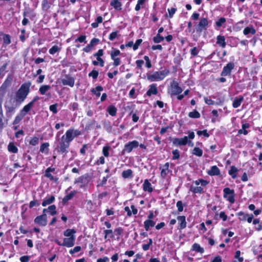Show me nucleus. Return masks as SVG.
Here are the masks:
<instances>
[{
	"label": "nucleus",
	"mask_w": 262,
	"mask_h": 262,
	"mask_svg": "<svg viewBox=\"0 0 262 262\" xmlns=\"http://www.w3.org/2000/svg\"><path fill=\"white\" fill-rule=\"evenodd\" d=\"M49 143L48 142L43 143L41 144L39 151L41 153L48 154L49 150Z\"/></svg>",
	"instance_id": "5701e85b"
},
{
	"label": "nucleus",
	"mask_w": 262,
	"mask_h": 262,
	"mask_svg": "<svg viewBox=\"0 0 262 262\" xmlns=\"http://www.w3.org/2000/svg\"><path fill=\"white\" fill-rule=\"evenodd\" d=\"M145 2V0H138L135 8V10L137 11H139L141 8L143 7Z\"/></svg>",
	"instance_id": "a18cd8bd"
},
{
	"label": "nucleus",
	"mask_w": 262,
	"mask_h": 262,
	"mask_svg": "<svg viewBox=\"0 0 262 262\" xmlns=\"http://www.w3.org/2000/svg\"><path fill=\"white\" fill-rule=\"evenodd\" d=\"M193 183L195 184L197 186L200 184H201L202 186H206L209 184V182L207 180L201 179L194 181Z\"/></svg>",
	"instance_id": "f704fd0d"
},
{
	"label": "nucleus",
	"mask_w": 262,
	"mask_h": 262,
	"mask_svg": "<svg viewBox=\"0 0 262 262\" xmlns=\"http://www.w3.org/2000/svg\"><path fill=\"white\" fill-rule=\"evenodd\" d=\"M152 244V240L151 238L149 239L148 243L146 244L142 245V249L144 251H147L149 250L150 246Z\"/></svg>",
	"instance_id": "6e6d98bb"
},
{
	"label": "nucleus",
	"mask_w": 262,
	"mask_h": 262,
	"mask_svg": "<svg viewBox=\"0 0 262 262\" xmlns=\"http://www.w3.org/2000/svg\"><path fill=\"white\" fill-rule=\"evenodd\" d=\"M8 150L12 153H16L18 151L17 147L13 143H10L8 146Z\"/></svg>",
	"instance_id": "a19ab883"
},
{
	"label": "nucleus",
	"mask_w": 262,
	"mask_h": 262,
	"mask_svg": "<svg viewBox=\"0 0 262 262\" xmlns=\"http://www.w3.org/2000/svg\"><path fill=\"white\" fill-rule=\"evenodd\" d=\"M24 117V115L22 113L19 112V113L15 117L13 122V124L16 125L18 124Z\"/></svg>",
	"instance_id": "72a5a7b5"
},
{
	"label": "nucleus",
	"mask_w": 262,
	"mask_h": 262,
	"mask_svg": "<svg viewBox=\"0 0 262 262\" xmlns=\"http://www.w3.org/2000/svg\"><path fill=\"white\" fill-rule=\"evenodd\" d=\"M5 107L6 109V114L13 112L16 108V107L12 105H8L7 103L5 104Z\"/></svg>",
	"instance_id": "8fccbe9b"
},
{
	"label": "nucleus",
	"mask_w": 262,
	"mask_h": 262,
	"mask_svg": "<svg viewBox=\"0 0 262 262\" xmlns=\"http://www.w3.org/2000/svg\"><path fill=\"white\" fill-rule=\"evenodd\" d=\"M172 143L175 146L185 145L188 142V137L185 136L182 138H175L172 140Z\"/></svg>",
	"instance_id": "1a4fd4ad"
},
{
	"label": "nucleus",
	"mask_w": 262,
	"mask_h": 262,
	"mask_svg": "<svg viewBox=\"0 0 262 262\" xmlns=\"http://www.w3.org/2000/svg\"><path fill=\"white\" fill-rule=\"evenodd\" d=\"M7 63H6L0 68V78H2L4 76V73L7 69Z\"/></svg>",
	"instance_id": "052dcab7"
},
{
	"label": "nucleus",
	"mask_w": 262,
	"mask_h": 262,
	"mask_svg": "<svg viewBox=\"0 0 262 262\" xmlns=\"http://www.w3.org/2000/svg\"><path fill=\"white\" fill-rule=\"evenodd\" d=\"M50 89V85H42L39 89V92L41 95H45Z\"/></svg>",
	"instance_id": "c756f323"
},
{
	"label": "nucleus",
	"mask_w": 262,
	"mask_h": 262,
	"mask_svg": "<svg viewBox=\"0 0 262 262\" xmlns=\"http://www.w3.org/2000/svg\"><path fill=\"white\" fill-rule=\"evenodd\" d=\"M237 215L239 216V219L243 221H245L247 219V217L249 216L248 214H245L244 212L242 211L238 212Z\"/></svg>",
	"instance_id": "3c124183"
},
{
	"label": "nucleus",
	"mask_w": 262,
	"mask_h": 262,
	"mask_svg": "<svg viewBox=\"0 0 262 262\" xmlns=\"http://www.w3.org/2000/svg\"><path fill=\"white\" fill-rule=\"evenodd\" d=\"M45 176L49 178L50 180L54 181L57 182L58 180V178H54L50 173L45 172Z\"/></svg>",
	"instance_id": "e2e57ef3"
},
{
	"label": "nucleus",
	"mask_w": 262,
	"mask_h": 262,
	"mask_svg": "<svg viewBox=\"0 0 262 262\" xmlns=\"http://www.w3.org/2000/svg\"><path fill=\"white\" fill-rule=\"evenodd\" d=\"M86 178V177L84 176H82L78 178L74 181L75 184L81 183L83 184L84 183V180Z\"/></svg>",
	"instance_id": "69168bd1"
},
{
	"label": "nucleus",
	"mask_w": 262,
	"mask_h": 262,
	"mask_svg": "<svg viewBox=\"0 0 262 262\" xmlns=\"http://www.w3.org/2000/svg\"><path fill=\"white\" fill-rule=\"evenodd\" d=\"M76 193V191H73L71 192L69 194H67L63 198L62 202L63 203H66L68 201L71 200L74 197V196L75 195V194Z\"/></svg>",
	"instance_id": "2f4dec72"
},
{
	"label": "nucleus",
	"mask_w": 262,
	"mask_h": 262,
	"mask_svg": "<svg viewBox=\"0 0 262 262\" xmlns=\"http://www.w3.org/2000/svg\"><path fill=\"white\" fill-rule=\"evenodd\" d=\"M61 137H63L64 140L70 144L71 142L75 138L74 135V129H68L66 132L65 135H63Z\"/></svg>",
	"instance_id": "9b49d317"
},
{
	"label": "nucleus",
	"mask_w": 262,
	"mask_h": 262,
	"mask_svg": "<svg viewBox=\"0 0 262 262\" xmlns=\"http://www.w3.org/2000/svg\"><path fill=\"white\" fill-rule=\"evenodd\" d=\"M110 4L117 11H120L122 9V4L118 0H112Z\"/></svg>",
	"instance_id": "b1692460"
},
{
	"label": "nucleus",
	"mask_w": 262,
	"mask_h": 262,
	"mask_svg": "<svg viewBox=\"0 0 262 262\" xmlns=\"http://www.w3.org/2000/svg\"><path fill=\"white\" fill-rule=\"evenodd\" d=\"M61 82L64 85H69L71 87H73L75 84V79L72 77L66 76L61 80Z\"/></svg>",
	"instance_id": "ddd939ff"
},
{
	"label": "nucleus",
	"mask_w": 262,
	"mask_h": 262,
	"mask_svg": "<svg viewBox=\"0 0 262 262\" xmlns=\"http://www.w3.org/2000/svg\"><path fill=\"white\" fill-rule=\"evenodd\" d=\"M164 39V37L161 36L159 34H157V35L153 38V41L156 43L161 42Z\"/></svg>",
	"instance_id": "37998d69"
},
{
	"label": "nucleus",
	"mask_w": 262,
	"mask_h": 262,
	"mask_svg": "<svg viewBox=\"0 0 262 262\" xmlns=\"http://www.w3.org/2000/svg\"><path fill=\"white\" fill-rule=\"evenodd\" d=\"M4 42L5 45H8L11 43V37L8 34H5L3 36Z\"/></svg>",
	"instance_id": "5fc2aeb1"
},
{
	"label": "nucleus",
	"mask_w": 262,
	"mask_h": 262,
	"mask_svg": "<svg viewBox=\"0 0 262 262\" xmlns=\"http://www.w3.org/2000/svg\"><path fill=\"white\" fill-rule=\"evenodd\" d=\"M117 108L114 105L109 106L107 108V111L112 116H115L117 113Z\"/></svg>",
	"instance_id": "473e14b6"
},
{
	"label": "nucleus",
	"mask_w": 262,
	"mask_h": 262,
	"mask_svg": "<svg viewBox=\"0 0 262 262\" xmlns=\"http://www.w3.org/2000/svg\"><path fill=\"white\" fill-rule=\"evenodd\" d=\"M61 50V48L57 45L53 46L49 49V52L51 55H54L56 53L59 52Z\"/></svg>",
	"instance_id": "58836bf2"
},
{
	"label": "nucleus",
	"mask_w": 262,
	"mask_h": 262,
	"mask_svg": "<svg viewBox=\"0 0 262 262\" xmlns=\"http://www.w3.org/2000/svg\"><path fill=\"white\" fill-rule=\"evenodd\" d=\"M122 177L125 179L132 178L133 177V171L131 169H127L124 170L122 173Z\"/></svg>",
	"instance_id": "c9c22d12"
},
{
	"label": "nucleus",
	"mask_w": 262,
	"mask_h": 262,
	"mask_svg": "<svg viewBox=\"0 0 262 262\" xmlns=\"http://www.w3.org/2000/svg\"><path fill=\"white\" fill-rule=\"evenodd\" d=\"M250 127V125L248 123H244L242 125V129H239L238 131V134H243L244 135H247L248 134V132L246 130L247 128H248Z\"/></svg>",
	"instance_id": "cd10ccee"
},
{
	"label": "nucleus",
	"mask_w": 262,
	"mask_h": 262,
	"mask_svg": "<svg viewBox=\"0 0 262 262\" xmlns=\"http://www.w3.org/2000/svg\"><path fill=\"white\" fill-rule=\"evenodd\" d=\"M76 232L74 229H67L63 233V235L65 236L68 237H71L72 236H75L74 235V234Z\"/></svg>",
	"instance_id": "ea45409f"
},
{
	"label": "nucleus",
	"mask_w": 262,
	"mask_h": 262,
	"mask_svg": "<svg viewBox=\"0 0 262 262\" xmlns=\"http://www.w3.org/2000/svg\"><path fill=\"white\" fill-rule=\"evenodd\" d=\"M190 190L194 193H204L203 188L202 186H193L191 185Z\"/></svg>",
	"instance_id": "a878e982"
},
{
	"label": "nucleus",
	"mask_w": 262,
	"mask_h": 262,
	"mask_svg": "<svg viewBox=\"0 0 262 262\" xmlns=\"http://www.w3.org/2000/svg\"><path fill=\"white\" fill-rule=\"evenodd\" d=\"M255 33H256V30H255V29L253 27H246L244 29V31H243V33L245 35H248V34H249L250 33L251 34H255Z\"/></svg>",
	"instance_id": "c85d7f7f"
},
{
	"label": "nucleus",
	"mask_w": 262,
	"mask_h": 262,
	"mask_svg": "<svg viewBox=\"0 0 262 262\" xmlns=\"http://www.w3.org/2000/svg\"><path fill=\"white\" fill-rule=\"evenodd\" d=\"M192 154L198 157H201L203 155V150L199 147H194L193 149Z\"/></svg>",
	"instance_id": "49530a36"
},
{
	"label": "nucleus",
	"mask_w": 262,
	"mask_h": 262,
	"mask_svg": "<svg viewBox=\"0 0 262 262\" xmlns=\"http://www.w3.org/2000/svg\"><path fill=\"white\" fill-rule=\"evenodd\" d=\"M208 174L210 176H219L220 174V170L216 166H213L208 171Z\"/></svg>",
	"instance_id": "aec40b11"
},
{
	"label": "nucleus",
	"mask_w": 262,
	"mask_h": 262,
	"mask_svg": "<svg viewBox=\"0 0 262 262\" xmlns=\"http://www.w3.org/2000/svg\"><path fill=\"white\" fill-rule=\"evenodd\" d=\"M237 171V169L234 166H232L230 169L229 170V174L231 176L233 179L236 177V173Z\"/></svg>",
	"instance_id": "79ce46f5"
},
{
	"label": "nucleus",
	"mask_w": 262,
	"mask_h": 262,
	"mask_svg": "<svg viewBox=\"0 0 262 262\" xmlns=\"http://www.w3.org/2000/svg\"><path fill=\"white\" fill-rule=\"evenodd\" d=\"M208 25V22L207 19L206 18H202L198 24L196 31L199 32H202L203 30L207 29Z\"/></svg>",
	"instance_id": "9d476101"
},
{
	"label": "nucleus",
	"mask_w": 262,
	"mask_h": 262,
	"mask_svg": "<svg viewBox=\"0 0 262 262\" xmlns=\"http://www.w3.org/2000/svg\"><path fill=\"white\" fill-rule=\"evenodd\" d=\"M169 163L167 162L163 166L162 168H160V169L161 170V176L162 178H165L167 174L169 173Z\"/></svg>",
	"instance_id": "dca6fc26"
},
{
	"label": "nucleus",
	"mask_w": 262,
	"mask_h": 262,
	"mask_svg": "<svg viewBox=\"0 0 262 262\" xmlns=\"http://www.w3.org/2000/svg\"><path fill=\"white\" fill-rule=\"evenodd\" d=\"M143 190L148 192H151L153 191V188L151 186V184L149 182L147 179L144 180L143 184Z\"/></svg>",
	"instance_id": "6ab92c4d"
},
{
	"label": "nucleus",
	"mask_w": 262,
	"mask_h": 262,
	"mask_svg": "<svg viewBox=\"0 0 262 262\" xmlns=\"http://www.w3.org/2000/svg\"><path fill=\"white\" fill-rule=\"evenodd\" d=\"M173 160L178 159L180 158L179 151L178 149H175L172 151Z\"/></svg>",
	"instance_id": "338daca9"
},
{
	"label": "nucleus",
	"mask_w": 262,
	"mask_h": 262,
	"mask_svg": "<svg viewBox=\"0 0 262 262\" xmlns=\"http://www.w3.org/2000/svg\"><path fill=\"white\" fill-rule=\"evenodd\" d=\"M176 206L179 212H181L183 211V204L181 201H179L177 202Z\"/></svg>",
	"instance_id": "0e129e2a"
},
{
	"label": "nucleus",
	"mask_w": 262,
	"mask_h": 262,
	"mask_svg": "<svg viewBox=\"0 0 262 262\" xmlns=\"http://www.w3.org/2000/svg\"><path fill=\"white\" fill-rule=\"evenodd\" d=\"M98 71L93 70L89 74V76L92 77L93 79H96L98 77Z\"/></svg>",
	"instance_id": "bf43d9fd"
},
{
	"label": "nucleus",
	"mask_w": 262,
	"mask_h": 262,
	"mask_svg": "<svg viewBox=\"0 0 262 262\" xmlns=\"http://www.w3.org/2000/svg\"><path fill=\"white\" fill-rule=\"evenodd\" d=\"M41 6L44 10H47L50 8L49 0H42Z\"/></svg>",
	"instance_id": "09e8293b"
},
{
	"label": "nucleus",
	"mask_w": 262,
	"mask_h": 262,
	"mask_svg": "<svg viewBox=\"0 0 262 262\" xmlns=\"http://www.w3.org/2000/svg\"><path fill=\"white\" fill-rule=\"evenodd\" d=\"M182 92V88L179 86L178 83L173 81L170 84V93L173 95H178Z\"/></svg>",
	"instance_id": "423d86ee"
},
{
	"label": "nucleus",
	"mask_w": 262,
	"mask_h": 262,
	"mask_svg": "<svg viewBox=\"0 0 262 262\" xmlns=\"http://www.w3.org/2000/svg\"><path fill=\"white\" fill-rule=\"evenodd\" d=\"M144 228L146 231H148L149 228L155 225V222L150 220H147L144 222Z\"/></svg>",
	"instance_id": "bb28decb"
},
{
	"label": "nucleus",
	"mask_w": 262,
	"mask_h": 262,
	"mask_svg": "<svg viewBox=\"0 0 262 262\" xmlns=\"http://www.w3.org/2000/svg\"><path fill=\"white\" fill-rule=\"evenodd\" d=\"M118 33V31H115L111 33L109 35V39L111 41L114 40L117 37Z\"/></svg>",
	"instance_id": "774afa93"
},
{
	"label": "nucleus",
	"mask_w": 262,
	"mask_h": 262,
	"mask_svg": "<svg viewBox=\"0 0 262 262\" xmlns=\"http://www.w3.org/2000/svg\"><path fill=\"white\" fill-rule=\"evenodd\" d=\"M138 146L139 142L136 140L129 142L125 144L124 148L122 151V154L123 155L126 153H130L134 148L137 147Z\"/></svg>",
	"instance_id": "20e7f679"
},
{
	"label": "nucleus",
	"mask_w": 262,
	"mask_h": 262,
	"mask_svg": "<svg viewBox=\"0 0 262 262\" xmlns=\"http://www.w3.org/2000/svg\"><path fill=\"white\" fill-rule=\"evenodd\" d=\"M188 116L192 118H199L201 116L200 114L196 110L189 112Z\"/></svg>",
	"instance_id": "c03bdc74"
},
{
	"label": "nucleus",
	"mask_w": 262,
	"mask_h": 262,
	"mask_svg": "<svg viewBox=\"0 0 262 262\" xmlns=\"http://www.w3.org/2000/svg\"><path fill=\"white\" fill-rule=\"evenodd\" d=\"M47 216L45 213H43L42 215L37 216L35 220V223L41 226H46L47 224Z\"/></svg>",
	"instance_id": "0eeeda50"
},
{
	"label": "nucleus",
	"mask_w": 262,
	"mask_h": 262,
	"mask_svg": "<svg viewBox=\"0 0 262 262\" xmlns=\"http://www.w3.org/2000/svg\"><path fill=\"white\" fill-rule=\"evenodd\" d=\"M244 100V97L243 96H238V97H236L234 98L233 101V103H232V106L234 108H237L238 107H239L242 102Z\"/></svg>",
	"instance_id": "f3484780"
},
{
	"label": "nucleus",
	"mask_w": 262,
	"mask_h": 262,
	"mask_svg": "<svg viewBox=\"0 0 262 262\" xmlns=\"http://www.w3.org/2000/svg\"><path fill=\"white\" fill-rule=\"evenodd\" d=\"M120 51L117 49H113L111 52V57L112 59L114 57H116L118 55L120 54Z\"/></svg>",
	"instance_id": "4d7b16f0"
},
{
	"label": "nucleus",
	"mask_w": 262,
	"mask_h": 262,
	"mask_svg": "<svg viewBox=\"0 0 262 262\" xmlns=\"http://www.w3.org/2000/svg\"><path fill=\"white\" fill-rule=\"evenodd\" d=\"M57 107L58 104L55 103L54 104L51 105L49 106V110L51 112H52L54 114H56L57 113Z\"/></svg>",
	"instance_id": "864d4df0"
},
{
	"label": "nucleus",
	"mask_w": 262,
	"mask_h": 262,
	"mask_svg": "<svg viewBox=\"0 0 262 262\" xmlns=\"http://www.w3.org/2000/svg\"><path fill=\"white\" fill-rule=\"evenodd\" d=\"M56 208L55 205H52L47 209H43L42 212L46 213V212H49L51 215H54L57 213Z\"/></svg>",
	"instance_id": "4be33fe9"
},
{
	"label": "nucleus",
	"mask_w": 262,
	"mask_h": 262,
	"mask_svg": "<svg viewBox=\"0 0 262 262\" xmlns=\"http://www.w3.org/2000/svg\"><path fill=\"white\" fill-rule=\"evenodd\" d=\"M39 143V138L37 137H32L29 141V144L33 146L37 145Z\"/></svg>",
	"instance_id": "603ef678"
},
{
	"label": "nucleus",
	"mask_w": 262,
	"mask_h": 262,
	"mask_svg": "<svg viewBox=\"0 0 262 262\" xmlns=\"http://www.w3.org/2000/svg\"><path fill=\"white\" fill-rule=\"evenodd\" d=\"M169 73L168 70L164 69L162 71L149 72L146 74L147 79L150 82L159 81L162 80Z\"/></svg>",
	"instance_id": "f257e3e1"
},
{
	"label": "nucleus",
	"mask_w": 262,
	"mask_h": 262,
	"mask_svg": "<svg viewBox=\"0 0 262 262\" xmlns=\"http://www.w3.org/2000/svg\"><path fill=\"white\" fill-rule=\"evenodd\" d=\"M216 43L222 48H225L226 45L225 37L221 35L217 36L216 38Z\"/></svg>",
	"instance_id": "393cba45"
},
{
	"label": "nucleus",
	"mask_w": 262,
	"mask_h": 262,
	"mask_svg": "<svg viewBox=\"0 0 262 262\" xmlns=\"http://www.w3.org/2000/svg\"><path fill=\"white\" fill-rule=\"evenodd\" d=\"M75 241V236H72L71 237L64 238L63 242L62 243V246L67 247H72L74 245Z\"/></svg>",
	"instance_id": "f8f14e48"
},
{
	"label": "nucleus",
	"mask_w": 262,
	"mask_h": 262,
	"mask_svg": "<svg viewBox=\"0 0 262 262\" xmlns=\"http://www.w3.org/2000/svg\"><path fill=\"white\" fill-rule=\"evenodd\" d=\"M224 197L227 199L230 203L232 204L234 202V191L233 189L229 188H225L223 190Z\"/></svg>",
	"instance_id": "39448f33"
},
{
	"label": "nucleus",
	"mask_w": 262,
	"mask_h": 262,
	"mask_svg": "<svg viewBox=\"0 0 262 262\" xmlns=\"http://www.w3.org/2000/svg\"><path fill=\"white\" fill-rule=\"evenodd\" d=\"M33 106V105L32 104V103L29 102L28 104L24 106L23 109L20 110V112L22 113V114L25 116L26 114L30 111Z\"/></svg>",
	"instance_id": "7c9ffc66"
},
{
	"label": "nucleus",
	"mask_w": 262,
	"mask_h": 262,
	"mask_svg": "<svg viewBox=\"0 0 262 262\" xmlns=\"http://www.w3.org/2000/svg\"><path fill=\"white\" fill-rule=\"evenodd\" d=\"M11 81L12 78H9V77H8L1 86L0 92H2L3 94H4L5 93L7 88L9 86Z\"/></svg>",
	"instance_id": "a211bd4d"
},
{
	"label": "nucleus",
	"mask_w": 262,
	"mask_h": 262,
	"mask_svg": "<svg viewBox=\"0 0 262 262\" xmlns=\"http://www.w3.org/2000/svg\"><path fill=\"white\" fill-rule=\"evenodd\" d=\"M30 85L23 84L16 92L15 99L17 102L20 103L25 100L29 94Z\"/></svg>",
	"instance_id": "f03ea898"
},
{
	"label": "nucleus",
	"mask_w": 262,
	"mask_h": 262,
	"mask_svg": "<svg viewBox=\"0 0 262 262\" xmlns=\"http://www.w3.org/2000/svg\"><path fill=\"white\" fill-rule=\"evenodd\" d=\"M103 90V89L101 86H97L95 89H93L91 92L96 95L97 97H99L100 96V92L102 91Z\"/></svg>",
	"instance_id": "4c0bfd02"
},
{
	"label": "nucleus",
	"mask_w": 262,
	"mask_h": 262,
	"mask_svg": "<svg viewBox=\"0 0 262 262\" xmlns=\"http://www.w3.org/2000/svg\"><path fill=\"white\" fill-rule=\"evenodd\" d=\"M70 145V143L64 140L63 137H61L60 139H59L55 150L59 154L62 155L63 157H65L68 152Z\"/></svg>",
	"instance_id": "7ed1b4c3"
},
{
	"label": "nucleus",
	"mask_w": 262,
	"mask_h": 262,
	"mask_svg": "<svg viewBox=\"0 0 262 262\" xmlns=\"http://www.w3.org/2000/svg\"><path fill=\"white\" fill-rule=\"evenodd\" d=\"M110 148V146L108 145L105 146L103 147L102 153L105 157H107L109 156V150Z\"/></svg>",
	"instance_id": "13d9d810"
},
{
	"label": "nucleus",
	"mask_w": 262,
	"mask_h": 262,
	"mask_svg": "<svg viewBox=\"0 0 262 262\" xmlns=\"http://www.w3.org/2000/svg\"><path fill=\"white\" fill-rule=\"evenodd\" d=\"M235 67L234 63L233 62H229L224 68L221 72V76H227L231 74V71Z\"/></svg>",
	"instance_id": "6e6552de"
},
{
	"label": "nucleus",
	"mask_w": 262,
	"mask_h": 262,
	"mask_svg": "<svg viewBox=\"0 0 262 262\" xmlns=\"http://www.w3.org/2000/svg\"><path fill=\"white\" fill-rule=\"evenodd\" d=\"M193 250L200 253H203L204 252V249L202 248L200 245L198 244L195 243L192 246Z\"/></svg>",
	"instance_id": "de8ad7c7"
},
{
	"label": "nucleus",
	"mask_w": 262,
	"mask_h": 262,
	"mask_svg": "<svg viewBox=\"0 0 262 262\" xmlns=\"http://www.w3.org/2000/svg\"><path fill=\"white\" fill-rule=\"evenodd\" d=\"M158 91L157 88L156 84H152L149 85V89L146 92V95L148 96H150L151 95H157L158 94Z\"/></svg>",
	"instance_id": "4468645a"
},
{
	"label": "nucleus",
	"mask_w": 262,
	"mask_h": 262,
	"mask_svg": "<svg viewBox=\"0 0 262 262\" xmlns=\"http://www.w3.org/2000/svg\"><path fill=\"white\" fill-rule=\"evenodd\" d=\"M177 220L180 229H183L186 227L187 222L186 221V217L185 216H178L177 217Z\"/></svg>",
	"instance_id": "2eb2a0df"
},
{
	"label": "nucleus",
	"mask_w": 262,
	"mask_h": 262,
	"mask_svg": "<svg viewBox=\"0 0 262 262\" xmlns=\"http://www.w3.org/2000/svg\"><path fill=\"white\" fill-rule=\"evenodd\" d=\"M103 21V18L101 16H98L95 19V21L91 24V26L93 28H96L98 27L99 24H100Z\"/></svg>",
	"instance_id": "e433bc0d"
},
{
	"label": "nucleus",
	"mask_w": 262,
	"mask_h": 262,
	"mask_svg": "<svg viewBox=\"0 0 262 262\" xmlns=\"http://www.w3.org/2000/svg\"><path fill=\"white\" fill-rule=\"evenodd\" d=\"M55 201V197L53 195H48L43 201L42 205L46 206L50 205Z\"/></svg>",
	"instance_id": "412c9836"
},
{
	"label": "nucleus",
	"mask_w": 262,
	"mask_h": 262,
	"mask_svg": "<svg viewBox=\"0 0 262 262\" xmlns=\"http://www.w3.org/2000/svg\"><path fill=\"white\" fill-rule=\"evenodd\" d=\"M225 22L226 18L224 17H221L217 21L215 22V24L218 27H221Z\"/></svg>",
	"instance_id": "680f3d73"
}]
</instances>
